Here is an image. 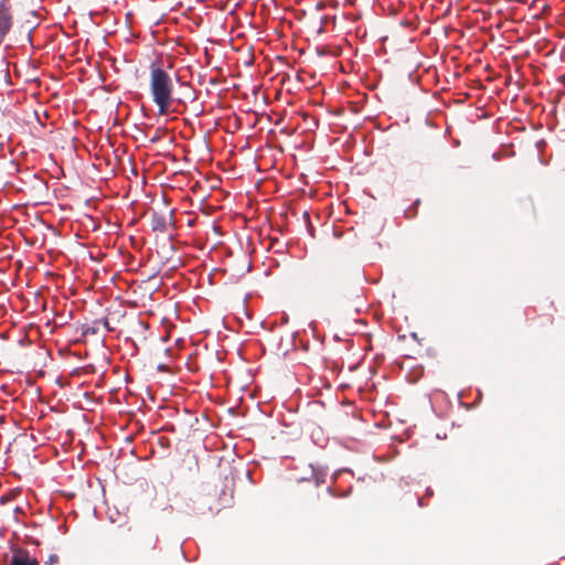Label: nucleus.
Segmentation results:
<instances>
[{"mask_svg": "<svg viewBox=\"0 0 565 565\" xmlns=\"http://www.w3.org/2000/svg\"><path fill=\"white\" fill-rule=\"evenodd\" d=\"M153 231L166 232L167 231V221L163 216H158L153 220L152 223Z\"/></svg>", "mask_w": 565, "mask_h": 565, "instance_id": "4", "label": "nucleus"}, {"mask_svg": "<svg viewBox=\"0 0 565 565\" xmlns=\"http://www.w3.org/2000/svg\"><path fill=\"white\" fill-rule=\"evenodd\" d=\"M11 26V15L9 13V0L0 1V36L2 38Z\"/></svg>", "mask_w": 565, "mask_h": 565, "instance_id": "3", "label": "nucleus"}, {"mask_svg": "<svg viewBox=\"0 0 565 565\" xmlns=\"http://www.w3.org/2000/svg\"><path fill=\"white\" fill-rule=\"evenodd\" d=\"M10 565H39V562L28 550L17 548L12 553Z\"/></svg>", "mask_w": 565, "mask_h": 565, "instance_id": "2", "label": "nucleus"}, {"mask_svg": "<svg viewBox=\"0 0 565 565\" xmlns=\"http://www.w3.org/2000/svg\"><path fill=\"white\" fill-rule=\"evenodd\" d=\"M149 90L159 115H167L172 105L174 84L170 73L160 63L149 66Z\"/></svg>", "mask_w": 565, "mask_h": 565, "instance_id": "1", "label": "nucleus"}]
</instances>
